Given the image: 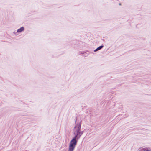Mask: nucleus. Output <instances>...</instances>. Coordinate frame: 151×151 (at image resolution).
<instances>
[{
	"label": "nucleus",
	"mask_w": 151,
	"mask_h": 151,
	"mask_svg": "<svg viewBox=\"0 0 151 151\" xmlns=\"http://www.w3.org/2000/svg\"><path fill=\"white\" fill-rule=\"evenodd\" d=\"M141 150L142 151H150L151 150L150 149H142V150Z\"/></svg>",
	"instance_id": "nucleus-4"
},
{
	"label": "nucleus",
	"mask_w": 151,
	"mask_h": 151,
	"mask_svg": "<svg viewBox=\"0 0 151 151\" xmlns=\"http://www.w3.org/2000/svg\"><path fill=\"white\" fill-rule=\"evenodd\" d=\"M24 28L23 27H22L20 29H19L17 30V32H21L24 30Z\"/></svg>",
	"instance_id": "nucleus-2"
},
{
	"label": "nucleus",
	"mask_w": 151,
	"mask_h": 151,
	"mask_svg": "<svg viewBox=\"0 0 151 151\" xmlns=\"http://www.w3.org/2000/svg\"><path fill=\"white\" fill-rule=\"evenodd\" d=\"M103 47V46H101L98 47L97 49L95 50L94 51H96L101 49Z\"/></svg>",
	"instance_id": "nucleus-3"
},
{
	"label": "nucleus",
	"mask_w": 151,
	"mask_h": 151,
	"mask_svg": "<svg viewBox=\"0 0 151 151\" xmlns=\"http://www.w3.org/2000/svg\"><path fill=\"white\" fill-rule=\"evenodd\" d=\"M81 125H78L77 127L75 126L74 129V134L76 135L74 138L70 142L69 146V149L68 151H73L77 144V141L76 138L77 136H79V137L82 134L80 132Z\"/></svg>",
	"instance_id": "nucleus-1"
}]
</instances>
